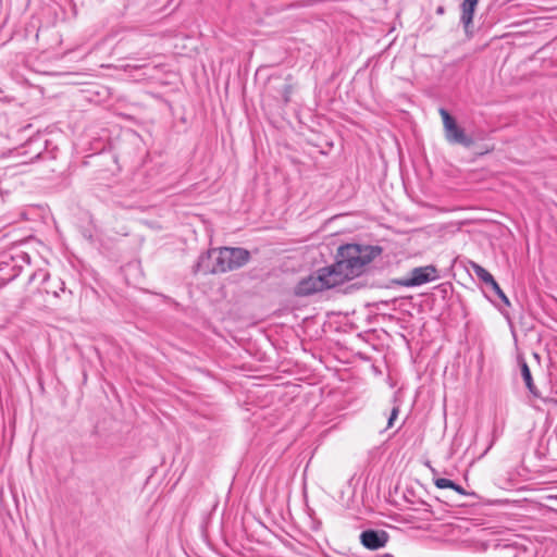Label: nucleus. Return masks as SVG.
Listing matches in <instances>:
<instances>
[{
	"instance_id": "nucleus-1",
	"label": "nucleus",
	"mask_w": 557,
	"mask_h": 557,
	"mask_svg": "<svg viewBox=\"0 0 557 557\" xmlns=\"http://www.w3.org/2000/svg\"><path fill=\"white\" fill-rule=\"evenodd\" d=\"M382 249L379 246L348 244L341 246L337 252L336 262L329 267L336 284L352 280L361 275L364 267L375 257L380 256Z\"/></svg>"
},
{
	"instance_id": "nucleus-2",
	"label": "nucleus",
	"mask_w": 557,
	"mask_h": 557,
	"mask_svg": "<svg viewBox=\"0 0 557 557\" xmlns=\"http://www.w3.org/2000/svg\"><path fill=\"white\" fill-rule=\"evenodd\" d=\"M250 259V252L239 247H222L202 253L195 265V272L218 274L244 267Z\"/></svg>"
},
{
	"instance_id": "nucleus-3",
	"label": "nucleus",
	"mask_w": 557,
	"mask_h": 557,
	"mask_svg": "<svg viewBox=\"0 0 557 557\" xmlns=\"http://www.w3.org/2000/svg\"><path fill=\"white\" fill-rule=\"evenodd\" d=\"M337 286L329 267L318 270L315 273L302 278L295 287L297 296H309Z\"/></svg>"
},
{
	"instance_id": "nucleus-4",
	"label": "nucleus",
	"mask_w": 557,
	"mask_h": 557,
	"mask_svg": "<svg viewBox=\"0 0 557 557\" xmlns=\"http://www.w3.org/2000/svg\"><path fill=\"white\" fill-rule=\"evenodd\" d=\"M438 113L443 121L445 138L449 144L460 145L466 148H470L474 144L472 136L468 135L465 129L457 124L456 120L446 109L440 108Z\"/></svg>"
},
{
	"instance_id": "nucleus-5",
	"label": "nucleus",
	"mask_w": 557,
	"mask_h": 557,
	"mask_svg": "<svg viewBox=\"0 0 557 557\" xmlns=\"http://www.w3.org/2000/svg\"><path fill=\"white\" fill-rule=\"evenodd\" d=\"M437 278V269L434 265L419 267L411 270L408 277L397 280L404 287L420 286Z\"/></svg>"
},
{
	"instance_id": "nucleus-6",
	"label": "nucleus",
	"mask_w": 557,
	"mask_h": 557,
	"mask_svg": "<svg viewBox=\"0 0 557 557\" xmlns=\"http://www.w3.org/2000/svg\"><path fill=\"white\" fill-rule=\"evenodd\" d=\"M389 536L384 530H366L360 534L361 544L368 549H379L384 547Z\"/></svg>"
},
{
	"instance_id": "nucleus-7",
	"label": "nucleus",
	"mask_w": 557,
	"mask_h": 557,
	"mask_svg": "<svg viewBox=\"0 0 557 557\" xmlns=\"http://www.w3.org/2000/svg\"><path fill=\"white\" fill-rule=\"evenodd\" d=\"M475 7H476V4H473L470 2L469 3L462 2V4H461L462 12H461L460 21L465 27L466 33H469V28L472 24Z\"/></svg>"
},
{
	"instance_id": "nucleus-8",
	"label": "nucleus",
	"mask_w": 557,
	"mask_h": 557,
	"mask_svg": "<svg viewBox=\"0 0 557 557\" xmlns=\"http://www.w3.org/2000/svg\"><path fill=\"white\" fill-rule=\"evenodd\" d=\"M520 367H521V375L523 377V381L525 383L527 388L533 395V397L540 398L541 395H540V392L537 391V388L535 387V385L533 383V379H532L529 366L527 364L525 361H522L520 363Z\"/></svg>"
},
{
	"instance_id": "nucleus-9",
	"label": "nucleus",
	"mask_w": 557,
	"mask_h": 557,
	"mask_svg": "<svg viewBox=\"0 0 557 557\" xmlns=\"http://www.w3.org/2000/svg\"><path fill=\"white\" fill-rule=\"evenodd\" d=\"M471 269L473 270L476 277L479 280H481L483 283H485L486 285H488L490 283L493 282V280H494L493 275L486 269H484L482 265H480L475 262H471Z\"/></svg>"
},
{
	"instance_id": "nucleus-10",
	"label": "nucleus",
	"mask_w": 557,
	"mask_h": 557,
	"mask_svg": "<svg viewBox=\"0 0 557 557\" xmlns=\"http://www.w3.org/2000/svg\"><path fill=\"white\" fill-rule=\"evenodd\" d=\"M488 286L492 287V289L496 293V295L507 305L509 306L510 302H509V299L507 298V296L505 295V293L502 290V288L499 287L498 283L495 281V278L493 280L492 283L488 284Z\"/></svg>"
},
{
	"instance_id": "nucleus-11",
	"label": "nucleus",
	"mask_w": 557,
	"mask_h": 557,
	"mask_svg": "<svg viewBox=\"0 0 557 557\" xmlns=\"http://www.w3.org/2000/svg\"><path fill=\"white\" fill-rule=\"evenodd\" d=\"M454 483L455 482H453L451 480L445 478H438L434 480V484L438 488H453Z\"/></svg>"
},
{
	"instance_id": "nucleus-12",
	"label": "nucleus",
	"mask_w": 557,
	"mask_h": 557,
	"mask_svg": "<svg viewBox=\"0 0 557 557\" xmlns=\"http://www.w3.org/2000/svg\"><path fill=\"white\" fill-rule=\"evenodd\" d=\"M398 413H399V407L398 406H395L392 411H391V414L388 417V420H387V428H392L393 424H394V421L397 419L398 417Z\"/></svg>"
},
{
	"instance_id": "nucleus-13",
	"label": "nucleus",
	"mask_w": 557,
	"mask_h": 557,
	"mask_svg": "<svg viewBox=\"0 0 557 557\" xmlns=\"http://www.w3.org/2000/svg\"><path fill=\"white\" fill-rule=\"evenodd\" d=\"M293 91V88L290 85H285L283 88V100L285 103L289 102V97Z\"/></svg>"
},
{
	"instance_id": "nucleus-14",
	"label": "nucleus",
	"mask_w": 557,
	"mask_h": 557,
	"mask_svg": "<svg viewBox=\"0 0 557 557\" xmlns=\"http://www.w3.org/2000/svg\"><path fill=\"white\" fill-rule=\"evenodd\" d=\"M451 490L456 491L460 495H474V493L467 492L462 486H460L456 483H454V487Z\"/></svg>"
},
{
	"instance_id": "nucleus-15",
	"label": "nucleus",
	"mask_w": 557,
	"mask_h": 557,
	"mask_svg": "<svg viewBox=\"0 0 557 557\" xmlns=\"http://www.w3.org/2000/svg\"><path fill=\"white\" fill-rule=\"evenodd\" d=\"M436 12H437V14H443L444 13V8L443 7H438Z\"/></svg>"
},
{
	"instance_id": "nucleus-16",
	"label": "nucleus",
	"mask_w": 557,
	"mask_h": 557,
	"mask_svg": "<svg viewBox=\"0 0 557 557\" xmlns=\"http://www.w3.org/2000/svg\"><path fill=\"white\" fill-rule=\"evenodd\" d=\"M478 1L479 0H463V2H467V3H473V4H478Z\"/></svg>"
},
{
	"instance_id": "nucleus-17",
	"label": "nucleus",
	"mask_w": 557,
	"mask_h": 557,
	"mask_svg": "<svg viewBox=\"0 0 557 557\" xmlns=\"http://www.w3.org/2000/svg\"><path fill=\"white\" fill-rule=\"evenodd\" d=\"M382 557H393L391 554H384Z\"/></svg>"
}]
</instances>
